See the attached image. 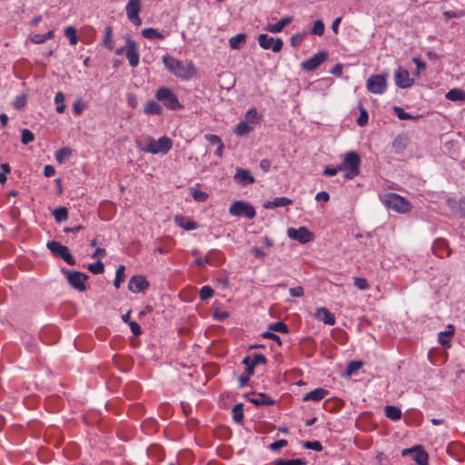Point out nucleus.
<instances>
[{"mask_svg": "<svg viewBox=\"0 0 465 465\" xmlns=\"http://www.w3.org/2000/svg\"><path fill=\"white\" fill-rule=\"evenodd\" d=\"M137 148L144 153L166 154L173 147V141L168 136H162L155 140L150 135H145L135 140Z\"/></svg>", "mask_w": 465, "mask_h": 465, "instance_id": "1", "label": "nucleus"}, {"mask_svg": "<svg viewBox=\"0 0 465 465\" xmlns=\"http://www.w3.org/2000/svg\"><path fill=\"white\" fill-rule=\"evenodd\" d=\"M163 63L170 73L182 80H190L196 74V68L192 61L185 64L183 61L165 54L163 56Z\"/></svg>", "mask_w": 465, "mask_h": 465, "instance_id": "2", "label": "nucleus"}, {"mask_svg": "<svg viewBox=\"0 0 465 465\" xmlns=\"http://www.w3.org/2000/svg\"><path fill=\"white\" fill-rule=\"evenodd\" d=\"M361 157L353 151L348 152L344 155L343 161L338 164V169L344 172V178L352 180L360 173Z\"/></svg>", "mask_w": 465, "mask_h": 465, "instance_id": "3", "label": "nucleus"}, {"mask_svg": "<svg viewBox=\"0 0 465 465\" xmlns=\"http://www.w3.org/2000/svg\"><path fill=\"white\" fill-rule=\"evenodd\" d=\"M381 202L387 208L399 213H407L411 210V203L395 193H384Z\"/></svg>", "mask_w": 465, "mask_h": 465, "instance_id": "4", "label": "nucleus"}, {"mask_svg": "<svg viewBox=\"0 0 465 465\" xmlns=\"http://www.w3.org/2000/svg\"><path fill=\"white\" fill-rule=\"evenodd\" d=\"M155 97L158 101L163 102L170 110H177L183 107L176 94L167 87H161L157 89Z\"/></svg>", "mask_w": 465, "mask_h": 465, "instance_id": "5", "label": "nucleus"}, {"mask_svg": "<svg viewBox=\"0 0 465 465\" xmlns=\"http://www.w3.org/2000/svg\"><path fill=\"white\" fill-rule=\"evenodd\" d=\"M62 273L66 277V280L68 283L76 291L78 292H84L86 291V284L85 282L88 279V275L75 271V272H70L66 269L61 270Z\"/></svg>", "mask_w": 465, "mask_h": 465, "instance_id": "6", "label": "nucleus"}, {"mask_svg": "<svg viewBox=\"0 0 465 465\" xmlns=\"http://www.w3.org/2000/svg\"><path fill=\"white\" fill-rule=\"evenodd\" d=\"M229 213L232 216L242 217L244 216L248 219H252L256 215L254 207L243 201H235L229 208Z\"/></svg>", "mask_w": 465, "mask_h": 465, "instance_id": "7", "label": "nucleus"}, {"mask_svg": "<svg viewBox=\"0 0 465 465\" xmlns=\"http://www.w3.org/2000/svg\"><path fill=\"white\" fill-rule=\"evenodd\" d=\"M47 248L50 252L57 256L62 258L64 262H66L69 265L75 264V259L70 253V251L67 246L63 245L60 242L51 241L47 242Z\"/></svg>", "mask_w": 465, "mask_h": 465, "instance_id": "8", "label": "nucleus"}, {"mask_svg": "<svg viewBox=\"0 0 465 465\" xmlns=\"http://www.w3.org/2000/svg\"><path fill=\"white\" fill-rule=\"evenodd\" d=\"M125 56L132 67H136L140 63V54L137 44L129 36H125Z\"/></svg>", "mask_w": 465, "mask_h": 465, "instance_id": "9", "label": "nucleus"}, {"mask_svg": "<svg viewBox=\"0 0 465 465\" xmlns=\"http://www.w3.org/2000/svg\"><path fill=\"white\" fill-rule=\"evenodd\" d=\"M387 87L386 78L381 74H372L369 77L366 83L367 90L375 94H381L385 92Z\"/></svg>", "mask_w": 465, "mask_h": 465, "instance_id": "10", "label": "nucleus"}, {"mask_svg": "<svg viewBox=\"0 0 465 465\" xmlns=\"http://www.w3.org/2000/svg\"><path fill=\"white\" fill-rule=\"evenodd\" d=\"M258 44L264 50H272L278 53L282 49L283 42L281 38H273L266 34L258 35Z\"/></svg>", "mask_w": 465, "mask_h": 465, "instance_id": "11", "label": "nucleus"}, {"mask_svg": "<svg viewBox=\"0 0 465 465\" xmlns=\"http://www.w3.org/2000/svg\"><path fill=\"white\" fill-rule=\"evenodd\" d=\"M224 261V256L220 251L211 250L204 258H198L194 262L199 266L204 267L206 264L218 266L223 264Z\"/></svg>", "mask_w": 465, "mask_h": 465, "instance_id": "12", "label": "nucleus"}, {"mask_svg": "<svg viewBox=\"0 0 465 465\" xmlns=\"http://www.w3.org/2000/svg\"><path fill=\"white\" fill-rule=\"evenodd\" d=\"M328 58V53L320 51L312 57L302 63V68L306 72H312L317 69Z\"/></svg>", "mask_w": 465, "mask_h": 465, "instance_id": "13", "label": "nucleus"}, {"mask_svg": "<svg viewBox=\"0 0 465 465\" xmlns=\"http://www.w3.org/2000/svg\"><path fill=\"white\" fill-rule=\"evenodd\" d=\"M287 235L292 239L298 241L300 243H307L313 238V234L305 227L301 226L298 229L289 228L287 230Z\"/></svg>", "mask_w": 465, "mask_h": 465, "instance_id": "14", "label": "nucleus"}, {"mask_svg": "<svg viewBox=\"0 0 465 465\" xmlns=\"http://www.w3.org/2000/svg\"><path fill=\"white\" fill-rule=\"evenodd\" d=\"M149 282L143 275L133 276L128 282V289L134 293L144 292L149 288Z\"/></svg>", "mask_w": 465, "mask_h": 465, "instance_id": "15", "label": "nucleus"}, {"mask_svg": "<svg viewBox=\"0 0 465 465\" xmlns=\"http://www.w3.org/2000/svg\"><path fill=\"white\" fill-rule=\"evenodd\" d=\"M394 78L396 85L402 89L411 87L414 83V80L410 77L409 72L402 67L397 69Z\"/></svg>", "mask_w": 465, "mask_h": 465, "instance_id": "16", "label": "nucleus"}, {"mask_svg": "<svg viewBox=\"0 0 465 465\" xmlns=\"http://www.w3.org/2000/svg\"><path fill=\"white\" fill-rule=\"evenodd\" d=\"M233 180L236 183H238L242 186H246L248 184H252L255 181L254 177L252 175V173L248 170L242 169V168L236 169V173L233 176Z\"/></svg>", "mask_w": 465, "mask_h": 465, "instance_id": "17", "label": "nucleus"}, {"mask_svg": "<svg viewBox=\"0 0 465 465\" xmlns=\"http://www.w3.org/2000/svg\"><path fill=\"white\" fill-rule=\"evenodd\" d=\"M315 317L327 325H334L336 322L334 314L325 307L318 308L315 312Z\"/></svg>", "mask_w": 465, "mask_h": 465, "instance_id": "18", "label": "nucleus"}, {"mask_svg": "<svg viewBox=\"0 0 465 465\" xmlns=\"http://www.w3.org/2000/svg\"><path fill=\"white\" fill-rule=\"evenodd\" d=\"M249 401L256 406H270L275 403V401L264 393H252Z\"/></svg>", "mask_w": 465, "mask_h": 465, "instance_id": "19", "label": "nucleus"}, {"mask_svg": "<svg viewBox=\"0 0 465 465\" xmlns=\"http://www.w3.org/2000/svg\"><path fill=\"white\" fill-rule=\"evenodd\" d=\"M448 331H440L438 334V341L443 347H450V339L454 335V327L451 324L448 325Z\"/></svg>", "mask_w": 465, "mask_h": 465, "instance_id": "20", "label": "nucleus"}, {"mask_svg": "<svg viewBox=\"0 0 465 465\" xmlns=\"http://www.w3.org/2000/svg\"><path fill=\"white\" fill-rule=\"evenodd\" d=\"M292 21V18L291 16H285V17H282L280 21H278L276 24H269L266 27H265V30L270 32V33H280L283 30V28L288 25L289 24H291Z\"/></svg>", "mask_w": 465, "mask_h": 465, "instance_id": "21", "label": "nucleus"}, {"mask_svg": "<svg viewBox=\"0 0 465 465\" xmlns=\"http://www.w3.org/2000/svg\"><path fill=\"white\" fill-rule=\"evenodd\" d=\"M328 394V391L323 389V388H317L310 392H308L304 397H303V401H322L324 397H326Z\"/></svg>", "mask_w": 465, "mask_h": 465, "instance_id": "22", "label": "nucleus"}, {"mask_svg": "<svg viewBox=\"0 0 465 465\" xmlns=\"http://www.w3.org/2000/svg\"><path fill=\"white\" fill-rule=\"evenodd\" d=\"M174 223L179 227L183 228L184 230L187 231L195 230L198 227V224L194 221L190 220L183 215L175 216Z\"/></svg>", "mask_w": 465, "mask_h": 465, "instance_id": "23", "label": "nucleus"}, {"mask_svg": "<svg viewBox=\"0 0 465 465\" xmlns=\"http://www.w3.org/2000/svg\"><path fill=\"white\" fill-rule=\"evenodd\" d=\"M292 203V201L287 197H276L272 201L264 203L263 207L267 209H272L291 205Z\"/></svg>", "mask_w": 465, "mask_h": 465, "instance_id": "24", "label": "nucleus"}, {"mask_svg": "<svg viewBox=\"0 0 465 465\" xmlns=\"http://www.w3.org/2000/svg\"><path fill=\"white\" fill-rule=\"evenodd\" d=\"M127 18L136 16L141 11V0H129L125 6Z\"/></svg>", "mask_w": 465, "mask_h": 465, "instance_id": "25", "label": "nucleus"}, {"mask_svg": "<svg viewBox=\"0 0 465 465\" xmlns=\"http://www.w3.org/2000/svg\"><path fill=\"white\" fill-rule=\"evenodd\" d=\"M416 450L413 451V460L419 464V465H427L429 455L428 453L421 449L420 446H415Z\"/></svg>", "mask_w": 465, "mask_h": 465, "instance_id": "26", "label": "nucleus"}, {"mask_svg": "<svg viewBox=\"0 0 465 465\" xmlns=\"http://www.w3.org/2000/svg\"><path fill=\"white\" fill-rule=\"evenodd\" d=\"M384 413L388 419L393 421L399 420L401 418V411L394 405L386 406L384 408Z\"/></svg>", "mask_w": 465, "mask_h": 465, "instance_id": "27", "label": "nucleus"}, {"mask_svg": "<svg viewBox=\"0 0 465 465\" xmlns=\"http://www.w3.org/2000/svg\"><path fill=\"white\" fill-rule=\"evenodd\" d=\"M445 98L450 101H465V92L460 88H452L445 94Z\"/></svg>", "mask_w": 465, "mask_h": 465, "instance_id": "28", "label": "nucleus"}, {"mask_svg": "<svg viewBox=\"0 0 465 465\" xmlns=\"http://www.w3.org/2000/svg\"><path fill=\"white\" fill-rule=\"evenodd\" d=\"M143 111L147 114L160 115L163 114L162 106L155 101H148L144 105Z\"/></svg>", "mask_w": 465, "mask_h": 465, "instance_id": "29", "label": "nucleus"}, {"mask_svg": "<svg viewBox=\"0 0 465 465\" xmlns=\"http://www.w3.org/2000/svg\"><path fill=\"white\" fill-rule=\"evenodd\" d=\"M142 35L144 38L149 39V40H153V39L163 40L164 39V35L153 27H147V28L143 29Z\"/></svg>", "mask_w": 465, "mask_h": 465, "instance_id": "30", "label": "nucleus"}, {"mask_svg": "<svg viewBox=\"0 0 465 465\" xmlns=\"http://www.w3.org/2000/svg\"><path fill=\"white\" fill-rule=\"evenodd\" d=\"M54 37V31L49 30L46 34H35L30 37L31 42L39 45Z\"/></svg>", "mask_w": 465, "mask_h": 465, "instance_id": "31", "label": "nucleus"}, {"mask_svg": "<svg viewBox=\"0 0 465 465\" xmlns=\"http://www.w3.org/2000/svg\"><path fill=\"white\" fill-rule=\"evenodd\" d=\"M363 366V362L361 361H351L348 363L345 375L347 377H351L358 370H360Z\"/></svg>", "mask_w": 465, "mask_h": 465, "instance_id": "32", "label": "nucleus"}, {"mask_svg": "<svg viewBox=\"0 0 465 465\" xmlns=\"http://www.w3.org/2000/svg\"><path fill=\"white\" fill-rule=\"evenodd\" d=\"M104 45L109 49H114L113 28L111 25L105 27V35L104 37Z\"/></svg>", "mask_w": 465, "mask_h": 465, "instance_id": "33", "label": "nucleus"}, {"mask_svg": "<svg viewBox=\"0 0 465 465\" xmlns=\"http://www.w3.org/2000/svg\"><path fill=\"white\" fill-rule=\"evenodd\" d=\"M307 460L303 459H292V460H283L277 459L274 460V465H306Z\"/></svg>", "mask_w": 465, "mask_h": 465, "instance_id": "34", "label": "nucleus"}, {"mask_svg": "<svg viewBox=\"0 0 465 465\" xmlns=\"http://www.w3.org/2000/svg\"><path fill=\"white\" fill-rule=\"evenodd\" d=\"M268 330L271 331H276L280 333H288L289 328L283 322H276L269 324Z\"/></svg>", "mask_w": 465, "mask_h": 465, "instance_id": "35", "label": "nucleus"}, {"mask_svg": "<svg viewBox=\"0 0 465 465\" xmlns=\"http://www.w3.org/2000/svg\"><path fill=\"white\" fill-rule=\"evenodd\" d=\"M53 215L57 223H62L68 219V211L65 207H60L53 212Z\"/></svg>", "mask_w": 465, "mask_h": 465, "instance_id": "36", "label": "nucleus"}, {"mask_svg": "<svg viewBox=\"0 0 465 465\" xmlns=\"http://www.w3.org/2000/svg\"><path fill=\"white\" fill-rule=\"evenodd\" d=\"M246 35L244 34H238L230 38L229 44L232 49H239L240 45L245 41Z\"/></svg>", "mask_w": 465, "mask_h": 465, "instance_id": "37", "label": "nucleus"}, {"mask_svg": "<svg viewBox=\"0 0 465 465\" xmlns=\"http://www.w3.org/2000/svg\"><path fill=\"white\" fill-rule=\"evenodd\" d=\"M124 265H120L116 270L115 278L114 281V285L116 289H118L124 281Z\"/></svg>", "mask_w": 465, "mask_h": 465, "instance_id": "38", "label": "nucleus"}, {"mask_svg": "<svg viewBox=\"0 0 465 465\" xmlns=\"http://www.w3.org/2000/svg\"><path fill=\"white\" fill-rule=\"evenodd\" d=\"M325 26L322 20L318 19L313 23V25L310 31V34L322 36L324 34Z\"/></svg>", "mask_w": 465, "mask_h": 465, "instance_id": "39", "label": "nucleus"}, {"mask_svg": "<svg viewBox=\"0 0 465 465\" xmlns=\"http://www.w3.org/2000/svg\"><path fill=\"white\" fill-rule=\"evenodd\" d=\"M64 35L69 39L71 45H75L78 42L77 33L74 27L67 26L64 29Z\"/></svg>", "mask_w": 465, "mask_h": 465, "instance_id": "40", "label": "nucleus"}, {"mask_svg": "<svg viewBox=\"0 0 465 465\" xmlns=\"http://www.w3.org/2000/svg\"><path fill=\"white\" fill-rule=\"evenodd\" d=\"M252 130V127L250 126L245 122H240L235 128V134L237 135H245L248 134Z\"/></svg>", "mask_w": 465, "mask_h": 465, "instance_id": "41", "label": "nucleus"}, {"mask_svg": "<svg viewBox=\"0 0 465 465\" xmlns=\"http://www.w3.org/2000/svg\"><path fill=\"white\" fill-rule=\"evenodd\" d=\"M393 111L394 113L396 114V115L398 116L399 119L401 120H411V119H417L418 117L417 116H414V115H411L408 113H406L403 108L400 107V106H394L393 107Z\"/></svg>", "mask_w": 465, "mask_h": 465, "instance_id": "42", "label": "nucleus"}, {"mask_svg": "<svg viewBox=\"0 0 465 465\" xmlns=\"http://www.w3.org/2000/svg\"><path fill=\"white\" fill-rule=\"evenodd\" d=\"M87 269L94 274H101L104 271V265L100 260L94 263H89Z\"/></svg>", "mask_w": 465, "mask_h": 465, "instance_id": "43", "label": "nucleus"}, {"mask_svg": "<svg viewBox=\"0 0 465 465\" xmlns=\"http://www.w3.org/2000/svg\"><path fill=\"white\" fill-rule=\"evenodd\" d=\"M213 289L208 285H205L201 288L199 296L201 300L206 301L208 299H211L213 296Z\"/></svg>", "mask_w": 465, "mask_h": 465, "instance_id": "44", "label": "nucleus"}, {"mask_svg": "<svg viewBox=\"0 0 465 465\" xmlns=\"http://www.w3.org/2000/svg\"><path fill=\"white\" fill-rule=\"evenodd\" d=\"M232 417H233V420L240 423L243 420V410H242V404L239 403V404H236L233 409H232Z\"/></svg>", "mask_w": 465, "mask_h": 465, "instance_id": "45", "label": "nucleus"}, {"mask_svg": "<svg viewBox=\"0 0 465 465\" xmlns=\"http://www.w3.org/2000/svg\"><path fill=\"white\" fill-rule=\"evenodd\" d=\"M71 154V151L70 149L68 148H62V149H59L56 153H55V160L62 163L64 162L65 159H67Z\"/></svg>", "mask_w": 465, "mask_h": 465, "instance_id": "46", "label": "nucleus"}, {"mask_svg": "<svg viewBox=\"0 0 465 465\" xmlns=\"http://www.w3.org/2000/svg\"><path fill=\"white\" fill-rule=\"evenodd\" d=\"M35 139L34 134L29 129H23L21 132V142L23 144H28Z\"/></svg>", "mask_w": 465, "mask_h": 465, "instance_id": "47", "label": "nucleus"}, {"mask_svg": "<svg viewBox=\"0 0 465 465\" xmlns=\"http://www.w3.org/2000/svg\"><path fill=\"white\" fill-rule=\"evenodd\" d=\"M303 447L305 449L312 450H315V451H322V445L318 440L304 441L303 442Z\"/></svg>", "mask_w": 465, "mask_h": 465, "instance_id": "48", "label": "nucleus"}, {"mask_svg": "<svg viewBox=\"0 0 465 465\" xmlns=\"http://www.w3.org/2000/svg\"><path fill=\"white\" fill-rule=\"evenodd\" d=\"M368 119H369V114H368L367 110L363 107H361L360 116L357 119V124L360 126H364L367 124Z\"/></svg>", "mask_w": 465, "mask_h": 465, "instance_id": "49", "label": "nucleus"}, {"mask_svg": "<svg viewBox=\"0 0 465 465\" xmlns=\"http://www.w3.org/2000/svg\"><path fill=\"white\" fill-rule=\"evenodd\" d=\"M465 15V13L463 11L458 10V11H445L443 12V16L449 20L452 18H461Z\"/></svg>", "mask_w": 465, "mask_h": 465, "instance_id": "50", "label": "nucleus"}, {"mask_svg": "<svg viewBox=\"0 0 465 465\" xmlns=\"http://www.w3.org/2000/svg\"><path fill=\"white\" fill-rule=\"evenodd\" d=\"M287 444H288V441L286 440L282 439V440H278L271 443L269 446V449L272 451L276 452L279 450H281L282 448L285 447Z\"/></svg>", "mask_w": 465, "mask_h": 465, "instance_id": "51", "label": "nucleus"}, {"mask_svg": "<svg viewBox=\"0 0 465 465\" xmlns=\"http://www.w3.org/2000/svg\"><path fill=\"white\" fill-rule=\"evenodd\" d=\"M26 104V96L25 95H20L16 96L13 102V105L15 109L21 110L23 109Z\"/></svg>", "mask_w": 465, "mask_h": 465, "instance_id": "52", "label": "nucleus"}, {"mask_svg": "<svg viewBox=\"0 0 465 465\" xmlns=\"http://www.w3.org/2000/svg\"><path fill=\"white\" fill-rule=\"evenodd\" d=\"M354 285L361 291H366L367 289H369V284L366 279L361 277L354 278Z\"/></svg>", "mask_w": 465, "mask_h": 465, "instance_id": "53", "label": "nucleus"}, {"mask_svg": "<svg viewBox=\"0 0 465 465\" xmlns=\"http://www.w3.org/2000/svg\"><path fill=\"white\" fill-rule=\"evenodd\" d=\"M306 33H297L291 37V44L292 46H298L304 39Z\"/></svg>", "mask_w": 465, "mask_h": 465, "instance_id": "54", "label": "nucleus"}, {"mask_svg": "<svg viewBox=\"0 0 465 465\" xmlns=\"http://www.w3.org/2000/svg\"><path fill=\"white\" fill-rule=\"evenodd\" d=\"M193 198L197 202H205L208 199V194L200 190H194L193 192Z\"/></svg>", "mask_w": 465, "mask_h": 465, "instance_id": "55", "label": "nucleus"}, {"mask_svg": "<svg viewBox=\"0 0 465 465\" xmlns=\"http://www.w3.org/2000/svg\"><path fill=\"white\" fill-rule=\"evenodd\" d=\"M204 138L210 143L214 145H219L220 143H223L222 139L216 134H207L204 135Z\"/></svg>", "mask_w": 465, "mask_h": 465, "instance_id": "56", "label": "nucleus"}, {"mask_svg": "<svg viewBox=\"0 0 465 465\" xmlns=\"http://www.w3.org/2000/svg\"><path fill=\"white\" fill-rule=\"evenodd\" d=\"M262 336L263 338H266V339H271V340H273L274 341H276L279 345L282 344V341H281V338L280 336H278L277 334L273 333L272 331H264L262 332Z\"/></svg>", "mask_w": 465, "mask_h": 465, "instance_id": "57", "label": "nucleus"}, {"mask_svg": "<svg viewBox=\"0 0 465 465\" xmlns=\"http://www.w3.org/2000/svg\"><path fill=\"white\" fill-rule=\"evenodd\" d=\"M289 292L292 297H302L304 294V289L302 286L291 288Z\"/></svg>", "mask_w": 465, "mask_h": 465, "instance_id": "58", "label": "nucleus"}, {"mask_svg": "<svg viewBox=\"0 0 465 465\" xmlns=\"http://www.w3.org/2000/svg\"><path fill=\"white\" fill-rule=\"evenodd\" d=\"M129 327L134 335L138 336L142 333V329L138 322L134 321L129 322Z\"/></svg>", "mask_w": 465, "mask_h": 465, "instance_id": "59", "label": "nucleus"}, {"mask_svg": "<svg viewBox=\"0 0 465 465\" xmlns=\"http://www.w3.org/2000/svg\"><path fill=\"white\" fill-rule=\"evenodd\" d=\"M74 112L76 115H81L85 105L81 101V100H78L76 101L74 104Z\"/></svg>", "mask_w": 465, "mask_h": 465, "instance_id": "60", "label": "nucleus"}, {"mask_svg": "<svg viewBox=\"0 0 465 465\" xmlns=\"http://www.w3.org/2000/svg\"><path fill=\"white\" fill-rule=\"evenodd\" d=\"M339 171H341V169H338V165L336 167L326 166L323 170V174L325 176H334Z\"/></svg>", "mask_w": 465, "mask_h": 465, "instance_id": "61", "label": "nucleus"}, {"mask_svg": "<svg viewBox=\"0 0 465 465\" xmlns=\"http://www.w3.org/2000/svg\"><path fill=\"white\" fill-rule=\"evenodd\" d=\"M257 111L255 108L249 109L245 114V118L249 122H253L257 118Z\"/></svg>", "mask_w": 465, "mask_h": 465, "instance_id": "62", "label": "nucleus"}, {"mask_svg": "<svg viewBox=\"0 0 465 465\" xmlns=\"http://www.w3.org/2000/svg\"><path fill=\"white\" fill-rule=\"evenodd\" d=\"M251 252L258 258H263L267 255L264 251L258 247H252Z\"/></svg>", "mask_w": 465, "mask_h": 465, "instance_id": "63", "label": "nucleus"}, {"mask_svg": "<svg viewBox=\"0 0 465 465\" xmlns=\"http://www.w3.org/2000/svg\"><path fill=\"white\" fill-rule=\"evenodd\" d=\"M260 168L264 172V173H267L269 172L270 168H271V161L268 160V159H262L261 162H260Z\"/></svg>", "mask_w": 465, "mask_h": 465, "instance_id": "64", "label": "nucleus"}]
</instances>
